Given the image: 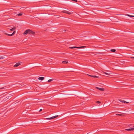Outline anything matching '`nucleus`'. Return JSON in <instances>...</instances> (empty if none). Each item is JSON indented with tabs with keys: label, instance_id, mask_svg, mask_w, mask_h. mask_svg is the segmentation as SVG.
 <instances>
[{
	"label": "nucleus",
	"instance_id": "obj_1",
	"mask_svg": "<svg viewBox=\"0 0 134 134\" xmlns=\"http://www.w3.org/2000/svg\"><path fill=\"white\" fill-rule=\"evenodd\" d=\"M31 30L27 29L26 30L24 33V35H26L27 34H30Z\"/></svg>",
	"mask_w": 134,
	"mask_h": 134
},
{
	"label": "nucleus",
	"instance_id": "obj_2",
	"mask_svg": "<svg viewBox=\"0 0 134 134\" xmlns=\"http://www.w3.org/2000/svg\"><path fill=\"white\" fill-rule=\"evenodd\" d=\"M62 12H63L64 13H66V14H70L71 13H72L71 12H70L69 11H66V10H63V11Z\"/></svg>",
	"mask_w": 134,
	"mask_h": 134
},
{
	"label": "nucleus",
	"instance_id": "obj_3",
	"mask_svg": "<svg viewBox=\"0 0 134 134\" xmlns=\"http://www.w3.org/2000/svg\"><path fill=\"white\" fill-rule=\"evenodd\" d=\"M58 115H56L55 116H52V117H51V118H47V119H48V120H50V119H54V118H55L58 117Z\"/></svg>",
	"mask_w": 134,
	"mask_h": 134
},
{
	"label": "nucleus",
	"instance_id": "obj_4",
	"mask_svg": "<svg viewBox=\"0 0 134 134\" xmlns=\"http://www.w3.org/2000/svg\"><path fill=\"white\" fill-rule=\"evenodd\" d=\"M96 88L97 89L101 91H104V89L103 88H99L97 87H96Z\"/></svg>",
	"mask_w": 134,
	"mask_h": 134
},
{
	"label": "nucleus",
	"instance_id": "obj_5",
	"mask_svg": "<svg viewBox=\"0 0 134 134\" xmlns=\"http://www.w3.org/2000/svg\"><path fill=\"white\" fill-rule=\"evenodd\" d=\"M20 64V63H16L14 66V67H16Z\"/></svg>",
	"mask_w": 134,
	"mask_h": 134
},
{
	"label": "nucleus",
	"instance_id": "obj_6",
	"mask_svg": "<svg viewBox=\"0 0 134 134\" xmlns=\"http://www.w3.org/2000/svg\"><path fill=\"white\" fill-rule=\"evenodd\" d=\"M125 130L127 131H131L133 130H134V128H132L129 129H126Z\"/></svg>",
	"mask_w": 134,
	"mask_h": 134
},
{
	"label": "nucleus",
	"instance_id": "obj_7",
	"mask_svg": "<svg viewBox=\"0 0 134 134\" xmlns=\"http://www.w3.org/2000/svg\"><path fill=\"white\" fill-rule=\"evenodd\" d=\"M119 100L121 102H124V103H129V102H126V101H125V100H122V99H119Z\"/></svg>",
	"mask_w": 134,
	"mask_h": 134
},
{
	"label": "nucleus",
	"instance_id": "obj_8",
	"mask_svg": "<svg viewBox=\"0 0 134 134\" xmlns=\"http://www.w3.org/2000/svg\"><path fill=\"white\" fill-rule=\"evenodd\" d=\"M88 75L89 76H90L91 77H94V78H97V77H98L97 76H93V75H88L87 74V75Z\"/></svg>",
	"mask_w": 134,
	"mask_h": 134
},
{
	"label": "nucleus",
	"instance_id": "obj_9",
	"mask_svg": "<svg viewBox=\"0 0 134 134\" xmlns=\"http://www.w3.org/2000/svg\"><path fill=\"white\" fill-rule=\"evenodd\" d=\"M103 72V73H104L105 74L107 75V76H106L107 77H109V76L110 75V74H109L108 73L106 72Z\"/></svg>",
	"mask_w": 134,
	"mask_h": 134
},
{
	"label": "nucleus",
	"instance_id": "obj_10",
	"mask_svg": "<svg viewBox=\"0 0 134 134\" xmlns=\"http://www.w3.org/2000/svg\"><path fill=\"white\" fill-rule=\"evenodd\" d=\"M38 79L39 80H42L44 79V77H40L38 78Z\"/></svg>",
	"mask_w": 134,
	"mask_h": 134
},
{
	"label": "nucleus",
	"instance_id": "obj_11",
	"mask_svg": "<svg viewBox=\"0 0 134 134\" xmlns=\"http://www.w3.org/2000/svg\"><path fill=\"white\" fill-rule=\"evenodd\" d=\"M23 14V13H20L18 14H17V15L18 16H21Z\"/></svg>",
	"mask_w": 134,
	"mask_h": 134
},
{
	"label": "nucleus",
	"instance_id": "obj_12",
	"mask_svg": "<svg viewBox=\"0 0 134 134\" xmlns=\"http://www.w3.org/2000/svg\"><path fill=\"white\" fill-rule=\"evenodd\" d=\"M15 29H16V27H13L12 29H10V30L11 31H12L15 30Z\"/></svg>",
	"mask_w": 134,
	"mask_h": 134
},
{
	"label": "nucleus",
	"instance_id": "obj_13",
	"mask_svg": "<svg viewBox=\"0 0 134 134\" xmlns=\"http://www.w3.org/2000/svg\"><path fill=\"white\" fill-rule=\"evenodd\" d=\"M68 63V62H66V61H63L62 62V63H63L64 64H67Z\"/></svg>",
	"mask_w": 134,
	"mask_h": 134
},
{
	"label": "nucleus",
	"instance_id": "obj_14",
	"mask_svg": "<svg viewBox=\"0 0 134 134\" xmlns=\"http://www.w3.org/2000/svg\"><path fill=\"white\" fill-rule=\"evenodd\" d=\"M35 32H34L33 31H32L31 30V32H30V34H32L34 35L35 34Z\"/></svg>",
	"mask_w": 134,
	"mask_h": 134
},
{
	"label": "nucleus",
	"instance_id": "obj_15",
	"mask_svg": "<svg viewBox=\"0 0 134 134\" xmlns=\"http://www.w3.org/2000/svg\"><path fill=\"white\" fill-rule=\"evenodd\" d=\"M116 115H118V116H123L124 115H123L122 114H116Z\"/></svg>",
	"mask_w": 134,
	"mask_h": 134
},
{
	"label": "nucleus",
	"instance_id": "obj_16",
	"mask_svg": "<svg viewBox=\"0 0 134 134\" xmlns=\"http://www.w3.org/2000/svg\"><path fill=\"white\" fill-rule=\"evenodd\" d=\"M111 51L113 52H115L116 51V50L115 49H111L110 50Z\"/></svg>",
	"mask_w": 134,
	"mask_h": 134
},
{
	"label": "nucleus",
	"instance_id": "obj_17",
	"mask_svg": "<svg viewBox=\"0 0 134 134\" xmlns=\"http://www.w3.org/2000/svg\"><path fill=\"white\" fill-rule=\"evenodd\" d=\"M76 47L74 46V47H69V48H70V49H73V48H76Z\"/></svg>",
	"mask_w": 134,
	"mask_h": 134
},
{
	"label": "nucleus",
	"instance_id": "obj_18",
	"mask_svg": "<svg viewBox=\"0 0 134 134\" xmlns=\"http://www.w3.org/2000/svg\"><path fill=\"white\" fill-rule=\"evenodd\" d=\"M127 15L128 16H130V17H134V16L132 15H130L129 14H127Z\"/></svg>",
	"mask_w": 134,
	"mask_h": 134
},
{
	"label": "nucleus",
	"instance_id": "obj_19",
	"mask_svg": "<svg viewBox=\"0 0 134 134\" xmlns=\"http://www.w3.org/2000/svg\"><path fill=\"white\" fill-rule=\"evenodd\" d=\"M15 33V31H14L12 34H11V35L12 36L14 35Z\"/></svg>",
	"mask_w": 134,
	"mask_h": 134
},
{
	"label": "nucleus",
	"instance_id": "obj_20",
	"mask_svg": "<svg viewBox=\"0 0 134 134\" xmlns=\"http://www.w3.org/2000/svg\"><path fill=\"white\" fill-rule=\"evenodd\" d=\"M53 80V79H49V80H48V82H51V81H52Z\"/></svg>",
	"mask_w": 134,
	"mask_h": 134
},
{
	"label": "nucleus",
	"instance_id": "obj_21",
	"mask_svg": "<svg viewBox=\"0 0 134 134\" xmlns=\"http://www.w3.org/2000/svg\"><path fill=\"white\" fill-rule=\"evenodd\" d=\"M7 88L6 86H5L4 87H2V88H1L0 89H3L4 88Z\"/></svg>",
	"mask_w": 134,
	"mask_h": 134
},
{
	"label": "nucleus",
	"instance_id": "obj_22",
	"mask_svg": "<svg viewBox=\"0 0 134 134\" xmlns=\"http://www.w3.org/2000/svg\"><path fill=\"white\" fill-rule=\"evenodd\" d=\"M9 99V98L8 97L7 98V97L6 98H5L4 99V101H5L6 100H7V99Z\"/></svg>",
	"mask_w": 134,
	"mask_h": 134
},
{
	"label": "nucleus",
	"instance_id": "obj_23",
	"mask_svg": "<svg viewBox=\"0 0 134 134\" xmlns=\"http://www.w3.org/2000/svg\"><path fill=\"white\" fill-rule=\"evenodd\" d=\"M5 34L8 35V36H12V35H11V34H7V33H5Z\"/></svg>",
	"mask_w": 134,
	"mask_h": 134
},
{
	"label": "nucleus",
	"instance_id": "obj_24",
	"mask_svg": "<svg viewBox=\"0 0 134 134\" xmlns=\"http://www.w3.org/2000/svg\"><path fill=\"white\" fill-rule=\"evenodd\" d=\"M96 102L97 103H98V104H99V103H101V102L99 101H97Z\"/></svg>",
	"mask_w": 134,
	"mask_h": 134
},
{
	"label": "nucleus",
	"instance_id": "obj_25",
	"mask_svg": "<svg viewBox=\"0 0 134 134\" xmlns=\"http://www.w3.org/2000/svg\"><path fill=\"white\" fill-rule=\"evenodd\" d=\"M82 47H81H81H76V48H82Z\"/></svg>",
	"mask_w": 134,
	"mask_h": 134
},
{
	"label": "nucleus",
	"instance_id": "obj_26",
	"mask_svg": "<svg viewBox=\"0 0 134 134\" xmlns=\"http://www.w3.org/2000/svg\"><path fill=\"white\" fill-rule=\"evenodd\" d=\"M4 57H2V56L0 57V59H3V58H4Z\"/></svg>",
	"mask_w": 134,
	"mask_h": 134
},
{
	"label": "nucleus",
	"instance_id": "obj_27",
	"mask_svg": "<svg viewBox=\"0 0 134 134\" xmlns=\"http://www.w3.org/2000/svg\"><path fill=\"white\" fill-rule=\"evenodd\" d=\"M71 0L73 1H75V2H77V0Z\"/></svg>",
	"mask_w": 134,
	"mask_h": 134
},
{
	"label": "nucleus",
	"instance_id": "obj_28",
	"mask_svg": "<svg viewBox=\"0 0 134 134\" xmlns=\"http://www.w3.org/2000/svg\"><path fill=\"white\" fill-rule=\"evenodd\" d=\"M134 58V57H131L130 58Z\"/></svg>",
	"mask_w": 134,
	"mask_h": 134
},
{
	"label": "nucleus",
	"instance_id": "obj_29",
	"mask_svg": "<svg viewBox=\"0 0 134 134\" xmlns=\"http://www.w3.org/2000/svg\"><path fill=\"white\" fill-rule=\"evenodd\" d=\"M81 47H82V48H83L85 47V46H81Z\"/></svg>",
	"mask_w": 134,
	"mask_h": 134
},
{
	"label": "nucleus",
	"instance_id": "obj_30",
	"mask_svg": "<svg viewBox=\"0 0 134 134\" xmlns=\"http://www.w3.org/2000/svg\"><path fill=\"white\" fill-rule=\"evenodd\" d=\"M42 109H40V111H42Z\"/></svg>",
	"mask_w": 134,
	"mask_h": 134
},
{
	"label": "nucleus",
	"instance_id": "obj_31",
	"mask_svg": "<svg viewBox=\"0 0 134 134\" xmlns=\"http://www.w3.org/2000/svg\"><path fill=\"white\" fill-rule=\"evenodd\" d=\"M133 127H134V126H133Z\"/></svg>",
	"mask_w": 134,
	"mask_h": 134
}]
</instances>
